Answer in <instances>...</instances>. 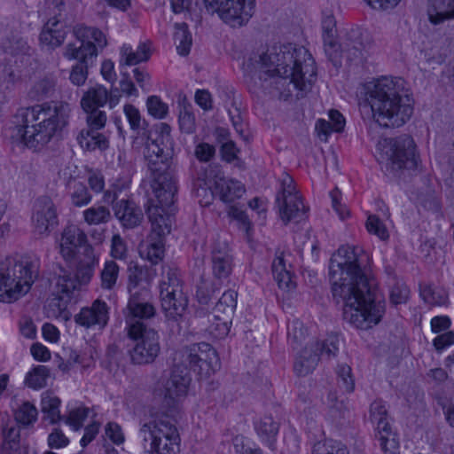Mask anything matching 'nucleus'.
Here are the masks:
<instances>
[{"label":"nucleus","instance_id":"nucleus-55","mask_svg":"<svg viewBox=\"0 0 454 454\" xmlns=\"http://www.w3.org/2000/svg\"><path fill=\"white\" fill-rule=\"evenodd\" d=\"M61 239L65 241V244L72 245L76 248L87 243L86 234L75 225L65 228L62 232Z\"/></svg>","mask_w":454,"mask_h":454},{"label":"nucleus","instance_id":"nucleus-26","mask_svg":"<svg viewBox=\"0 0 454 454\" xmlns=\"http://www.w3.org/2000/svg\"><path fill=\"white\" fill-rule=\"evenodd\" d=\"M127 271V289L129 294H138L142 292V290L150 291L148 285L151 278L147 266L139 265L136 262H130L128 265Z\"/></svg>","mask_w":454,"mask_h":454},{"label":"nucleus","instance_id":"nucleus-50","mask_svg":"<svg viewBox=\"0 0 454 454\" xmlns=\"http://www.w3.org/2000/svg\"><path fill=\"white\" fill-rule=\"evenodd\" d=\"M231 319L221 315L213 313V319H210L207 331L210 335L215 339H223L228 335L230 332Z\"/></svg>","mask_w":454,"mask_h":454},{"label":"nucleus","instance_id":"nucleus-1","mask_svg":"<svg viewBox=\"0 0 454 454\" xmlns=\"http://www.w3.org/2000/svg\"><path fill=\"white\" fill-rule=\"evenodd\" d=\"M332 293L343 302V317L356 328L368 329L380 322L384 305L375 301L376 282L369 255L361 247L341 246L329 264Z\"/></svg>","mask_w":454,"mask_h":454},{"label":"nucleus","instance_id":"nucleus-28","mask_svg":"<svg viewBox=\"0 0 454 454\" xmlns=\"http://www.w3.org/2000/svg\"><path fill=\"white\" fill-rule=\"evenodd\" d=\"M76 140L81 148L87 152H102L109 147L108 137L98 129H82L77 134Z\"/></svg>","mask_w":454,"mask_h":454},{"label":"nucleus","instance_id":"nucleus-60","mask_svg":"<svg viewBox=\"0 0 454 454\" xmlns=\"http://www.w3.org/2000/svg\"><path fill=\"white\" fill-rule=\"evenodd\" d=\"M366 229L371 234H374L381 240L388 239V231L384 223L376 215H369L366 221Z\"/></svg>","mask_w":454,"mask_h":454},{"label":"nucleus","instance_id":"nucleus-37","mask_svg":"<svg viewBox=\"0 0 454 454\" xmlns=\"http://www.w3.org/2000/svg\"><path fill=\"white\" fill-rule=\"evenodd\" d=\"M432 9L428 11L429 20L438 25L445 20L454 19V0H431Z\"/></svg>","mask_w":454,"mask_h":454},{"label":"nucleus","instance_id":"nucleus-49","mask_svg":"<svg viewBox=\"0 0 454 454\" xmlns=\"http://www.w3.org/2000/svg\"><path fill=\"white\" fill-rule=\"evenodd\" d=\"M50 370L44 365H37L27 373L25 383L33 389H40L46 386Z\"/></svg>","mask_w":454,"mask_h":454},{"label":"nucleus","instance_id":"nucleus-44","mask_svg":"<svg viewBox=\"0 0 454 454\" xmlns=\"http://www.w3.org/2000/svg\"><path fill=\"white\" fill-rule=\"evenodd\" d=\"M174 40L176 44V51L181 56H187L190 53L192 43V34L185 23H176Z\"/></svg>","mask_w":454,"mask_h":454},{"label":"nucleus","instance_id":"nucleus-54","mask_svg":"<svg viewBox=\"0 0 454 454\" xmlns=\"http://www.w3.org/2000/svg\"><path fill=\"white\" fill-rule=\"evenodd\" d=\"M38 411L34 404L29 402H24L15 411V419L18 423L28 426L35 423L37 419Z\"/></svg>","mask_w":454,"mask_h":454},{"label":"nucleus","instance_id":"nucleus-59","mask_svg":"<svg viewBox=\"0 0 454 454\" xmlns=\"http://www.w3.org/2000/svg\"><path fill=\"white\" fill-rule=\"evenodd\" d=\"M336 372L340 387L348 393H351L355 388L351 368L347 364H340L338 366Z\"/></svg>","mask_w":454,"mask_h":454},{"label":"nucleus","instance_id":"nucleus-40","mask_svg":"<svg viewBox=\"0 0 454 454\" xmlns=\"http://www.w3.org/2000/svg\"><path fill=\"white\" fill-rule=\"evenodd\" d=\"M61 272L63 274L59 275L56 280L54 294L71 300L80 285L70 273L62 269Z\"/></svg>","mask_w":454,"mask_h":454},{"label":"nucleus","instance_id":"nucleus-47","mask_svg":"<svg viewBox=\"0 0 454 454\" xmlns=\"http://www.w3.org/2000/svg\"><path fill=\"white\" fill-rule=\"evenodd\" d=\"M119 271L120 268L114 261H106L100 271L101 287L105 290H113L116 286Z\"/></svg>","mask_w":454,"mask_h":454},{"label":"nucleus","instance_id":"nucleus-11","mask_svg":"<svg viewBox=\"0 0 454 454\" xmlns=\"http://www.w3.org/2000/svg\"><path fill=\"white\" fill-rule=\"evenodd\" d=\"M382 153L386 156L387 169L392 172L418 168L419 155L416 144L409 135L403 134L385 139L382 144Z\"/></svg>","mask_w":454,"mask_h":454},{"label":"nucleus","instance_id":"nucleus-10","mask_svg":"<svg viewBox=\"0 0 454 454\" xmlns=\"http://www.w3.org/2000/svg\"><path fill=\"white\" fill-rule=\"evenodd\" d=\"M176 362L187 371L196 373L200 379H207L220 368V360L213 347L206 342L184 347L175 357Z\"/></svg>","mask_w":454,"mask_h":454},{"label":"nucleus","instance_id":"nucleus-17","mask_svg":"<svg viewBox=\"0 0 454 454\" xmlns=\"http://www.w3.org/2000/svg\"><path fill=\"white\" fill-rule=\"evenodd\" d=\"M191 377L188 372L177 362L174 364L170 377L165 385L163 404L168 407L170 417L179 410L181 400L186 396Z\"/></svg>","mask_w":454,"mask_h":454},{"label":"nucleus","instance_id":"nucleus-58","mask_svg":"<svg viewBox=\"0 0 454 454\" xmlns=\"http://www.w3.org/2000/svg\"><path fill=\"white\" fill-rule=\"evenodd\" d=\"M84 112L87 114V129L100 130L106 126L107 116L105 111L99 110V108H93L90 111Z\"/></svg>","mask_w":454,"mask_h":454},{"label":"nucleus","instance_id":"nucleus-25","mask_svg":"<svg viewBox=\"0 0 454 454\" xmlns=\"http://www.w3.org/2000/svg\"><path fill=\"white\" fill-rule=\"evenodd\" d=\"M214 192L224 203H232L246 192L245 185L236 179L216 175L214 181Z\"/></svg>","mask_w":454,"mask_h":454},{"label":"nucleus","instance_id":"nucleus-30","mask_svg":"<svg viewBox=\"0 0 454 454\" xmlns=\"http://www.w3.org/2000/svg\"><path fill=\"white\" fill-rule=\"evenodd\" d=\"M323 41L325 54L329 59H336L340 55L338 51V43L335 40L336 21L332 15L326 16L322 21Z\"/></svg>","mask_w":454,"mask_h":454},{"label":"nucleus","instance_id":"nucleus-48","mask_svg":"<svg viewBox=\"0 0 454 454\" xmlns=\"http://www.w3.org/2000/svg\"><path fill=\"white\" fill-rule=\"evenodd\" d=\"M0 454H20V430L10 427L4 430Z\"/></svg>","mask_w":454,"mask_h":454},{"label":"nucleus","instance_id":"nucleus-21","mask_svg":"<svg viewBox=\"0 0 454 454\" xmlns=\"http://www.w3.org/2000/svg\"><path fill=\"white\" fill-rule=\"evenodd\" d=\"M233 258L225 242L216 241L211 250V268L213 276L223 280L229 278L232 271Z\"/></svg>","mask_w":454,"mask_h":454},{"label":"nucleus","instance_id":"nucleus-6","mask_svg":"<svg viewBox=\"0 0 454 454\" xmlns=\"http://www.w3.org/2000/svg\"><path fill=\"white\" fill-rule=\"evenodd\" d=\"M138 436L144 450L149 454H178L179 434L174 417L168 414L142 421Z\"/></svg>","mask_w":454,"mask_h":454},{"label":"nucleus","instance_id":"nucleus-4","mask_svg":"<svg viewBox=\"0 0 454 454\" xmlns=\"http://www.w3.org/2000/svg\"><path fill=\"white\" fill-rule=\"evenodd\" d=\"M373 120L383 128H399L413 114V99L404 91L403 80L382 76L367 92Z\"/></svg>","mask_w":454,"mask_h":454},{"label":"nucleus","instance_id":"nucleus-16","mask_svg":"<svg viewBox=\"0 0 454 454\" xmlns=\"http://www.w3.org/2000/svg\"><path fill=\"white\" fill-rule=\"evenodd\" d=\"M370 419L376 424L375 437L381 450L386 454H396L399 442L388 421L387 411L382 401H375L371 404Z\"/></svg>","mask_w":454,"mask_h":454},{"label":"nucleus","instance_id":"nucleus-24","mask_svg":"<svg viewBox=\"0 0 454 454\" xmlns=\"http://www.w3.org/2000/svg\"><path fill=\"white\" fill-rule=\"evenodd\" d=\"M114 215L125 228L131 229L138 226L144 218L141 208L128 198L120 199L114 205Z\"/></svg>","mask_w":454,"mask_h":454},{"label":"nucleus","instance_id":"nucleus-14","mask_svg":"<svg viewBox=\"0 0 454 454\" xmlns=\"http://www.w3.org/2000/svg\"><path fill=\"white\" fill-rule=\"evenodd\" d=\"M340 339L336 334H330L323 341H316L306 346L297 353L294 364V372L298 376H306L312 372L317 365L320 356L326 359L336 356L339 350Z\"/></svg>","mask_w":454,"mask_h":454},{"label":"nucleus","instance_id":"nucleus-19","mask_svg":"<svg viewBox=\"0 0 454 454\" xmlns=\"http://www.w3.org/2000/svg\"><path fill=\"white\" fill-rule=\"evenodd\" d=\"M32 224L36 234L48 235L58 224L56 206L48 196L36 199L33 207Z\"/></svg>","mask_w":454,"mask_h":454},{"label":"nucleus","instance_id":"nucleus-57","mask_svg":"<svg viewBox=\"0 0 454 454\" xmlns=\"http://www.w3.org/2000/svg\"><path fill=\"white\" fill-rule=\"evenodd\" d=\"M146 107L149 114L156 119H163L168 112V106L158 96H150L146 100Z\"/></svg>","mask_w":454,"mask_h":454},{"label":"nucleus","instance_id":"nucleus-36","mask_svg":"<svg viewBox=\"0 0 454 454\" xmlns=\"http://www.w3.org/2000/svg\"><path fill=\"white\" fill-rule=\"evenodd\" d=\"M140 255L152 264H158L164 256V240L162 237L149 235L147 244L140 248Z\"/></svg>","mask_w":454,"mask_h":454},{"label":"nucleus","instance_id":"nucleus-43","mask_svg":"<svg viewBox=\"0 0 454 454\" xmlns=\"http://www.w3.org/2000/svg\"><path fill=\"white\" fill-rule=\"evenodd\" d=\"M238 293L228 290L223 294L216 302L213 313L231 318L237 307Z\"/></svg>","mask_w":454,"mask_h":454},{"label":"nucleus","instance_id":"nucleus-31","mask_svg":"<svg viewBox=\"0 0 454 454\" xmlns=\"http://www.w3.org/2000/svg\"><path fill=\"white\" fill-rule=\"evenodd\" d=\"M151 57L150 45L140 43L136 51L130 45L124 44L121 49V65L135 66L147 61Z\"/></svg>","mask_w":454,"mask_h":454},{"label":"nucleus","instance_id":"nucleus-29","mask_svg":"<svg viewBox=\"0 0 454 454\" xmlns=\"http://www.w3.org/2000/svg\"><path fill=\"white\" fill-rule=\"evenodd\" d=\"M254 430L261 442L270 449H275L276 438L279 431V424L271 416H265L254 423Z\"/></svg>","mask_w":454,"mask_h":454},{"label":"nucleus","instance_id":"nucleus-46","mask_svg":"<svg viewBox=\"0 0 454 454\" xmlns=\"http://www.w3.org/2000/svg\"><path fill=\"white\" fill-rule=\"evenodd\" d=\"M47 305V313L49 317L61 318L67 321L71 317V313L67 310V305L71 300L65 297L53 294Z\"/></svg>","mask_w":454,"mask_h":454},{"label":"nucleus","instance_id":"nucleus-61","mask_svg":"<svg viewBox=\"0 0 454 454\" xmlns=\"http://www.w3.org/2000/svg\"><path fill=\"white\" fill-rule=\"evenodd\" d=\"M111 256L116 260H125L128 256V248L124 239L119 235L113 236L111 240Z\"/></svg>","mask_w":454,"mask_h":454},{"label":"nucleus","instance_id":"nucleus-39","mask_svg":"<svg viewBox=\"0 0 454 454\" xmlns=\"http://www.w3.org/2000/svg\"><path fill=\"white\" fill-rule=\"evenodd\" d=\"M60 399L48 392L42 395L41 410L51 424H57L63 418L60 415Z\"/></svg>","mask_w":454,"mask_h":454},{"label":"nucleus","instance_id":"nucleus-35","mask_svg":"<svg viewBox=\"0 0 454 454\" xmlns=\"http://www.w3.org/2000/svg\"><path fill=\"white\" fill-rule=\"evenodd\" d=\"M272 274L279 288L284 290H290L294 287V283L292 280L291 272L286 269V262L283 253L277 254L273 260Z\"/></svg>","mask_w":454,"mask_h":454},{"label":"nucleus","instance_id":"nucleus-53","mask_svg":"<svg viewBox=\"0 0 454 454\" xmlns=\"http://www.w3.org/2000/svg\"><path fill=\"white\" fill-rule=\"evenodd\" d=\"M70 199L74 206L83 207L91 201L92 197L84 184L74 181L70 186Z\"/></svg>","mask_w":454,"mask_h":454},{"label":"nucleus","instance_id":"nucleus-7","mask_svg":"<svg viewBox=\"0 0 454 454\" xmlns=\"http://www.w3.org/2000/svg\"><path fill=\"white\" fill-rule=\"evenodd\" d=\"M153 181V192L157 202L151 204L146 209L152 224L150 235L164 238L171 231L170 216L166 212L175 201L177 192L176 181L169 172V168L160 172L150 171Z\"/></svg>","mask_w":454,"mask_h":454},{"label":"nucleus","instance_id":"nucleus-9","mask_svg":"<svg viewBox=\"0 0 454 454\" xmlns=\"http://www.w3.org/2000/svg\"><path fill=\"white\" fill-rule=\"evenodd\" d=\"M74 35L76 40L68 43L63 51V56L68 60H77V63L94 65L98 55L107 44L106 35L96 27H75Z\"/></svg>","mask_w":454,"mask_h":454},{"label":"nucleus","instance_id":"nucleus-18","mask_svg":"<svg viewBox=\"0 0 454 454\" xmlns=\"http://www.w3.org/2000/svg\"><path fill=\"white\" fill-rule=\"evenodd\" d=\"M129 298L124 309L126 331L129 332L131 326L148 328L143 320L150 319L155 316L156 309L149 301L150 291L142 290L138 294H129Z\"/></svg>","mask_w":454,"mask_h":454},{"label":"nucleus","instance_id":"nucleus-15","mask_svg":"<svg viewBox=\"0 0 454 454\" xmlns=\"http://www.w3.org/2000/svg\"><path fill=\"white\" fill-rule=\"evenodd\" d=\"M203 3L207 12H218L231 27L243 26L254 12V0H203Z\"/></svg>","mask_w":454,"mask_h":454},{"label":"nucleus","instance_id":"nucleus-3","mask_svg":"<svg viewBox=\"0 0 454 454\" xmlns=\"http://www.w3.org/2000/svg\"><path fill=\"white\" fill-rule=\"evenodd\" d=\"M71 106L63 101H51L20 107L13 115L10 137L14 143L40 150L61 135L69 124Z\"/></svg>","mask_w":454,"mask_h":454},{"label":"nucleus","instance_id":"nucleus-13","mask_svg":"<svg viewBox=\"0 0 454 454\" xmlns=\"http://www.w3.org/2000/svg\"><path fill=\"white\" fill-rule=\"evenodd\" d=\"M127 335L135 342L129 350L131 363L137 365L153 364L160 352L158 332L153 327L131 326Z\"/></svg>","mask_w":454,"mask_h":454},{"label":"nucleus","instance_id":"nucleus-32","mask_svg":"<svg viewBox=\"0 0 454 454\" xmlns=\"http://www.w3.org/2000/svg\"><path fill=\"white\" fill-rule=\"evenodd\" d=\"M66 31L59 24V20L53 17L50 19L40 34V41L51 47L59 46L65 40Z\"/></svg>","mask_w":454,"mask_h":454},{"label":"nucleus","instance_id":"nucleus-45","mask_svg":"<svg viewBox=\"0 0 454 454\" xmlns=\"http://www.w3.org/2000/svg\"><path fill=\"white\" fill-rule=\"evenodd\" d=\"M83 219L89 225H99L107 223L111 218V211L105 206H92L82 213Z\"/></svg>","mask_w":454,"mask_h":454},{"label":"nucleus","instance_id":"nucleus-38","mask_svg":"<svg viewBox=\"0 0 454 454\" xmlns=\"http://www.w3.org/2000/svg\"><path fill=\"white\" fill-rule=\"evenodd\" d=\"M56 78L52 75H46L35 82L28 91V96L34 100H43L54 94Z\"/></svg>","mask_w":454,"mask_h":454},{"label":"nucleus","instance_id":"nucleus-64","mask_svg":"<svg viewBox=\"0 0 454 454\" xmlns=\"http://www.w3.org/2000/svg\"><path fill=\"white\" fill-rule=\"evenodd\" d=\"M92 65L76 63L72 67L69 79L76 86L84 84L88 77V69Z\"/></svg>","mask_w":454,"mask_h":454},{"label":"nucleus","instance_id":"nucleus-42","mask_svg":"<svg viewBox=\"0 0 454 454\" xmlns=\"http://www.w3.org/2000/svg\"><path fill=\"white\" fill-rule=\"evenodd\" d=\"M183 290L180 272L177 269L164 267L162 279L160 283V294Z\"/></svg>","mask_w":454,"mask_h":454},{"label":"nucleus","instance_id":"nucleus-22","mask_svg":"<svg viewBox=\"0 0 454 454\" xmlns=\"http://www.w3.org/2000/svg\"><path fill=\"white\" fill-rule=\"evenodd\" d=\"M338 43L339 56L336 59H330L334 66L340 62L341 58H346L348 61H353L362 56L364 45L362 40L361 33L358 29H351L347 32Z\"/></svg>","mask_w":454,"mask_h":454},{"label":"nucleus","instance_id":"nucleus-63","mask_svg":"<svg viewBox=\"0 0 454 454\" xmlns=\"http://www.w3.org/2000/svg\"><path fill=\"white\" fill-rule=\"evenodd\" d=\"M410 290L404 283L396 282L390 291V301L398 305L405 303L409 298Z\"/></svg>","mask_w":454,"mask_h":454},{"label":"nucleus","instance_id":"nucleus-52","mask_svg":"<svg viewBox=\"0 0 454 454\" xmlns=\"http://www.w3.org/2000/svg\"><path fill=\"white\" fill-rule=\"evenodd\" d=\"M312 454H349L348 448L340 442L328 439L314 444Z\"/></svg>","mask_w":454,"mask_h":454},{"label":"nucleus","instance_id":"nucleus-20","mask_svg":"<svg viewBox=\"0 0 454 454\" xmlns=\"http://www.w3.org/2000/svg\"><path fill=\"white\" fill-rule=\"evenodd\" d=\"M109 306L106 301L96 300L90 306L83 307L74 315L76 325L86 329L103 330L109 321Z\"/></svg>","mask_w":454,"mask_h":454},{"label":"nucleus","instance_id":"nucleus-12","mask_svg":"<svg viewBox=\"0 0 454 454\" xmlns=\"http://www.w3.org/2000/svg\"><path fill=\"white\" fill-rule=\"evenodd\" d=\"M279 216L285 224L301 223L307 219L309 207L302 201L293 178L286 174L281 179V189L276 195Z\"/></svg>","mask_w":454,"mask_h":454},{"label":"nucleus","instance_id":"nucleus-27","mask_svg":"<svg viewBox=\"0 0 454 454\" xmlns=\"http://www.w3.org/2000/svg\"><path fill=\"white\" fill-rule=\"evenodd\" d=\"M420 54L425 61L434 67L444 63L450 54V49L444 38H436L425 43Z\"/></svg>","mask_w":454,"mask_h":454},{"label":"nucleus","instance_id":"nucleus-51","mask_svg":"<svg viewBox=\"0 0 454 454\" xmlns=\"http://www.w3.org/2000/svg\"><path fill=\"white\" fill-rule=\"evenodd\" d=\"M288 341L294 349H298L307 337V329L299 320H294L287 328Z\"/></svg>","mask_w":454,"mask_h":454},{"label":"nucleus","instance_id":"nucleus-8","mask_svg":"<svg viewBox=\"0 0 454 454\" xmlns=\"http://www.w3.org/2000/svg\"><path fill=\"white\" fill-rule=\"evenodd\" d=\"M123 113L132 131V145L140 148L145 145L144 156L149 171L162 172L169 168L168 155L156 140L151 138V130L146 120L139 110L131 104L123 106Z\"/></svg>","mask_w":454,"mask_h":454},{"label":"nucleus","instance_id":"nucleus-34","mask_svg":"<svg viewBox=\"0 0 454 454\" xmlns=\"http://www.w3.org/2000/svg\"><path fill=\"white\" fill-rule=\"evenodd\" d=\"M108 100V90L103 85L90 87L83 94L81 106L84 111L104 106Z\"/></svg>","mask_w":454,"mask_h":454},{"label":"nucleus","instance_id":"nucleus-56","mask_svg":"<svg viewBox=\"0 0 454 454\" xmlns=\"http://www.w3.org/2000/svg\"><path fill=\"white\" fill-rule=\"evenodd\" d=\"M89 415V409L85 407H79L69 411V414L63 418L65 423L68 425L73 430L78 431L82 428L84 420Z\"/></svg>","mask_w":454,"mask_h":454},{"label":"nucleus","instance_id":"nucleus-5","mask_svg":"<svg viewBox=\"0 0 454 454\" xmlns=\"http://www.w3.org/2000/svg\"><path fill=\"white\" fill-rule=\"evenodd\" d=\"M38 265L27 257L0 262V301L12 302L26 294L37 278Z\"/></svg>","mask_w":454,"mask_h":454},{"label":"nucleus","instance_id":"nucleus-23","mask_svg":"<svg viewBox=\"0 0 454 454\" xmlns=\"http://www.w3.org/2000/svg\"><path fill=\"white\" fill-rule=\"evenodd\" d=\"M161 309L169 320L182 318L188 308V297L184 290L160 294Z\"/></svg>","mask_w":454,"mask_h":454},{"label":"nucleus","instance_id":"nucleus-41","mask_svg":"<svg viewBox=\"0 0 454 454\" xmlns=\"http://www.w3.org/2000/svg\"><path fill=\"white\" fill-rule=\"evenodd\" d=\"M420 296L429 305L442 306L448 301L447 291L440 286L432 285H420Z\"/></svg>","mask_w":454,"mask_h":454},{"label":"nucleus","instance_id":"nucleus-33","mask_svg":"<svg viewBox=\"0 0 454 454\" xmlns=\"http://www.w3.org/2000/svg\"><path fill=\"white\" fill-rule=\"evenodd\" d=\"M97 263L98 258L95 256L92 247H85L84 256L78 262L74 278L79 285L87 284L90 281Z\"/></svg>","mask_w":454,"mask_h":454},{"label":"nucleus","instance_id":"nucleus-2","mask_svg":"<svg viewBox=\"0 0 454 454\" xmlns=\"http://www.w3.org/2000/svg\"><path fill=\"white\" fill-rule=\"evenodd\" d=\"M255 69L263 90L280 100H287L292 95L290 85L307 90L317 75L316 63L309 51L292 44L268 50L259 57Z\"/></svg>","mask_w":454,"mask_h":454},{"label":"nucleus","instance_id":"nucleus-62","mask_svg":"<svg viewBox=\"0 0 454 454\" xmlns=\"http://www.w3.org/2000/svg\"><path fill=\"white\" fill-rule=\"evenodd\" d=\"M180 129L186 133L192 134L195 131V116L187 107H184L179 114Z\"/></svg>","mask_w":454,"mask_h":454}]
</instances>
